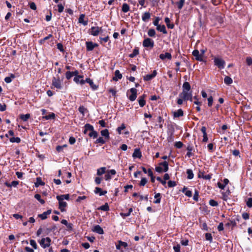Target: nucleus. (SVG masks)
Listing matches in <instances>:
<instances>
[{
  "label": "nucleus",
  "instance_id": "obj_11",
  "mask_svg": "<svg viewBox=\"0 0 252 252\" xmlns=\"http://www.w3.org/2000/svg\"><path fill=\"white\" fill-rule=\"evenodd\" d=\"M116 173L115 170L111 169L107 171V173L104 176V179L106 181L110 180L112 177L111 175H114Z\"/></svg>",
  "mask_w": 252,
  "mask_h": 252
},
{
  "label": "nucleus",
  "instance_id": "obj_51",
  "mask_svg": "<svg viewBox=\"0 0 252 252\" xmlns=\"http://www.w3.org/2000/svg\"><path fill=\"white\" fill-rule=\"evenodd\" d=\"M185 0H180L179 1L177 2V5L179 9H181L182 8V7L185 3Z\"/></svg>",
  "mask_w": 252,
  "mask_h": 252
},
{
  "label": "nucleus",
  "instance_id": "obj_55",
  "mask_svg": "<svg viewBox=\"0 0 252 252\" xmlns=\"http://www.w3.org/2000/svg\"><path fill=\"white\" fill-rule=\"evenodd\" d=\"M174 146L177 148H178V149H180V148H181L183 146V144L182 142L181 141H178V142H176L175 143V144H174Z\"/></svg>",
  "mask_w": 252,
  "mask_h": 252
},
{
  "label": "nucleus",
  "instance_id": "obj_47",
  "mask_svg": "<svg viewBox=\"0 0 252 252\" xmlns=\"http://www.w3.org/2000/svg\"><path fill=\"white\" fill-rule=\"evenodd\" d=\"M34 198L40 202L42 204H44L45 201L43 199H41V195L39 194H35L34 195Z\"/></svg>",
  "mask_w": 252,
  "mask_h": 252
},
{
  "label": "nucleus",
  "instance_id": "obj_25",
  "mask_svg": "<svg viewBox=\"0 0 252 252\" xmlns=\"http://www.w3.org/2000/svg\"><path fill=\"white\" fill-rule=\"evenodd\" d=\"M94 193L96 194H99V195H104L107 193V191L102 190V189L98 187H96L94 189Z\"/></svg>",
  "mask_w": 252,
  "mask_h": 252
},
{
  "label": "nucleus",
  "instance_id": "obj_12",
  "mask_svg": "<svg viewBox=\"0 0 252 252\" xmlns=\"http://www.w3.org/2000/svg\"><path fill=\"white\" fill-rule=\"evenodd\" d=\"M193 56L195 58V59L198 61L202 62L203 61L202 55H201L197 50H195L192 52Z\"/></svg>",
  "mask_w": 252,
  "mask_h": 252
},
{
  "label": "nucleus",
  "instance_id": "obj_4",
  "mask_svg": "<svg viewBox=\"0 0 252 252\" xmlns=\"http://www.w3.org/2000/svg\"><path fill=\"white\" fill-rule=\"evenodd\" d=\"M179 96L184 100H189L190 101H192V94L190 91H182L179 94Z\"/></svg>",
  "mask_w": 252,
  "mask_h": 252
},
{
  "label": "nucleus",
  "instance_id": "obj_8",
  "mask_svg": "<svg viewBox=\"0 0 252 252\" xmlns=\"http://www.w3.org/2000/svg\"><path fill=\"white\" fill-rule=\"evenodd\" d=\"M101 28L98 27H92L90 29V34L93 36H97L99 34Z\"/></svg>",
  "mask_w": 252,
  "mask_h": 252
},
{
  "label": "nucleus",
  "instance_id": "obj_48",
  "mask_svg": "<svg viewBox=\"0 0 252 252\" xmlns=\"http://www.w3.org/2000/svg\"><path fill=\"white\" fill-rule=\"evenodd\" d=\"M30 117V114H26L25 115H21L20 116V118L21 120H22L23 121H27Z\"/></svg>",
  "mask_w": 252,
  "mask_h": 252
},
{
  "label": "nucleus",
  "instance_id": "obj_29",
  "mask_svg": "<svg viewBox=\"0 0 252 252\" xmlns=\"http://www.w3.org/2000/svg\"><path fill=\"white\" fill-rule=\"evenodd\" d=\"M155 198L156 200L154 201V203L155 204H159L161 201V194L160 193H157L155 194Z\"/></svg>",
  "mask_w": 252,
  "mask_h": 252
},
{
  "label": "nucleus",
  "instance_id": "obj_32",
  "mask_svg": "<svg viewBox=\"0 0 252 252\" xmlns=\"http://www.w3.org/2000/svg\"><path fill=\"white\" fill-rule=\"evenodd\" d=\"M100 133L101 135L104 136L106 139L109 138V132L107 129L102 130Z\"/></svg>",
  "mask_w": 252,
  "mask_h": 252
},
{
  "label": "nucleus",
  "instance_id": "obj_23",
  "mask_svg": "<svg viewBox=\"0 0 252 252\" xmlns=\"http://www.w3.org/2000/svg\"><path fill=\"white\" fill-rule=\"evenodd\" d=\"M122 78V74L120 73L119 70H116L115 71V76L113 78V80L115 81H117L118 80L121 79Z\"/></svg>",
  "mask_w": 252,
  "mask_h": 252
},
{
  "label": "nucleus",
  "instance_id": "obj_38",
  "mask_svg": "<svg viewBox=\"0 0 252 252\" xmlns=\"http://www.w3.org/2000/svg\"><path fill=\"white\" fill-rule=\"evenodd\" d=\"M233 80L229 76H226L224 79V82L226 85H230L232 83Z\"/></svg>",
  "mask_w": 252,
  "mask_h": 252
},
{
  "label": "nucleus",
  "instance_id": "obj_33",
  "mask_svg": "<svg viewBox=\"0 0 252 252\" xmlns=\"http://www.w3.org/2000/svg\"><path fill=\"white\" fill-rule=\"evenodd\" d=\"M55 118V114L54 113H50L49 115L44 116L42 117L43 119L48 120L50 119H54Z\"/></svg>",
  "mask_w": 252,
  "mask_h": 252
},
{
  "label": "nucleus",
  "instance_id": "obj_15",
  "mask_svg": "<svg viewBox=\"0 0 252 252\" xmlns=\"http://www.w3.org/2000/svg\"><path fill=\"white\" fill-rule=\"evenodd\" d=\"M127 246V243L120 240L118 241V244L116 245V248L117 250H121L122 247L126 248Z\"/></svg>",
  "mask_w": 252,
  "mask_h": 252
},
{
  "label": "nucleus",
  "instance_id": "obj_53",
  "mask_svg": "<svg viewBox=\"0 0 252 252\" xmlns=\"http://www.w3.org/2000/svg\"><path fill=\"white\" fill-rule=\"evenodd\" d=\"M205 239L206 240L209 241L210 242L212 241V236L211 233H207L205 234Z\"/></svg>",
  "mask_w": 252,
  "mask_h": 252
},
{
  "label": "nucleus",
  "instance_id": "obj_60",
  "mask_svg": "<svg viewBox=\"0 0 252 252\" xmlns=\"http://www.w3.org/2000/svg\"><path fill=\"white\" fill-rule=\"evenodd\" d=\"M247 205L248 207H252V198H249L247 201Z\"/></svg>",
  "mask_w": 252,
  "mask_h": 252
},
{
  "label": "nucleus",
  "instance_id": "obj_17",
  "mask_svg": "<svg viewBox=\"0 0 252 252\" xmlns=\"http://www.w3.org/2000/svg\"><path fill=\"white\" fill-rule=\"evenodd\" d=\"M159 57L162 60H164L166 59H167L168 60H171L172 58V56L170 53L166 52L165 54H160Z\"/></svg>",
  "mask_w": 252,
  "mask_h": 252
},
{
  "label": "nucleus",
  "instance_id": "obj_7",
  "mask_svg": "<svg viewBox=\"0 0 252 252\" xmlns=\"http://www.w3.org/2000/svg\"><path fill=\"white\" fill-rule=\"evenodd\" d=\"M59 201V209L62 212H65L66 211L65 208L67 206V203L65 202L63 199H61L59 198H56Z\"/></svg>",
  "mask_w": 252,
  "mask_h": 252
},
{
  "label": "nucleus",
  "instance_id": "obj_1",
  "mask_svg": "<svg viewBox=\"0 0 252 252\" xmlns=\"http://www.w3.org/2000/svg\"><path fill=\"white\" fill-rule=\"evenodd\" d=\"M51 88H56L58 90H61L63 88V77L61 78L59 75H57L56 76L53 77L52 80V86Z\"/></svg>",
  "mask_w": 252,
  "mask_h": 252
},
{
  "label": "nucleus",
  "instance_id": "obj_45",
  "mask_svg": "<svg viewBox=\"0 0 252 252\" xmlns=\"http://www.w3.org/2000/svg\"><path fill=\"white\" fill-rule=\"evenodd\" d=\"M9 140L12 143H19L21 141V139L19 137H12L9 139Z\"/></svg>",
  "mask_w": 252,
  "mask_h": 252
},
{
  "label": "nucleus",
  "instance_id": "obj_41",
  "mask_svg": "<svg viewBox=\"0 0 252 252\" xmlns=\"http://www.w3.org/2000/svg\"><path fill=\"white\" fill-rule=\"evenodd\" d=\"M164 21L167 25V26L169 29H173L174 28L173 24H170V20L169 18L166 17L164 19Z\"/></svg>",
  "mask_w": 252,
  "mask_h": 252
},
{
  "label": "nucleus",
  "instance_id": "obj_10",
  "mask_svg": "<svg viewBox=\"0 0 252 252\" xmlns=\"http://www.w3.org/2000/svg\"><path fill=\"white\" fill-rule=\"evenodd\" d=\"M130 92L131 94L129 96V99L133 101L135 100L137 97V90L134 88H132L130 89Z\"/></svg>",
  "mask_w": 252,
  "mask_h": 252
},
{
  "label": "nucleus",
  "instance_id": "obj_19",
  "mask_svg": "<svg viewBox=\"0 0 252 252\" xmlns=\"http://www.w3.org/2000/svg\"><path fill=\"white\" fill-rule=\"evenodd\" d=\"M133 158H140L142 157V154L139 149H135L132 154Z\"/></svg>",
  "mask_w": 252,
  "mask_h": 252
},
{
  "label": "nucleus",
  "instance_id": "obj_40",
  "mask_svg": "<svg viewBox=\"0 0 252 252\" xmlns=\"http://www.w3.org/2000/svg\"><path fill=\"white\" fill-rule=\"evenodd\" d=\"M98 210H100L103 211H107L109 210V207L107 203H105L104 205L101 206L98 208Z\"/></svg>",
  "mask_w": 252,
  "mask_h": 252
},
{
  "label": "nucleus",
  "instance_id": "obj_22",
  "mask_svg": "<svg viewBox=\"0 0 252 252\" xmlns=\"http://www.w3.org/2000/svg\"><path fill=\"white\" fill-rule=\"evenodd\" d=\"M93 231L99 234H102L104 233L103 229L99 225L94 226Z\"/></svg>",
  "mask_w": 252,
  "mask_h": 252
},
{
  "label": "nucleus",
  "instance_id": "obj_28",
  "mask_svg": "<svg viewBox=\"0 0 252 252\" xmlns=\"http://www.w3.org/2000/svg\"><path fill=\"white\" fill-rule=\"evenodd\" d=\"M157 30L160 32H162L164 34L167 33L165 26L164 25H158V26H157Z\"/></svg>",
  "mask_w": 252,
  "mask_h": 252
},
{
  "label": "nucleus",
  "instance_id": "obj_26",
  "mask_svg": "<svg viewBox=\"0 0 252 252\" xmlns=\"http://www.w3.org/2000/svg\"><path fill=\"white\" fill-rule=\"evenodd\" d=\"M198 176L199 178H202L205 180H210L212 177V175L211 174H207V175H204L203 172H199Z\"/></svg>",
  "mask_w": 252,
  "mask_h": 252
},
{
  "label": "nucleus",
  "instance_id": "obj_2",
  "mask_svg": "<svg viewBox=\"0 0 252 252\" xmlns=\"http://www.w3.org/2000/svg\"><path fill=\"white\" fill-rule=\"evenodd\" d=\"M214 64L220 69H223L225 67V62L224 60L219 57H215L214 58Z\"/></svg>",
  "mask_w": 252,
  "mask_h": 252
},
{
  "label": "nucleus",
  "instance_id": "obj_42",
  "mask_svg": "<svg viewBox=\"0 0 252 252\" xmlns=\"http://www.w3.org/2000/svg\"><path fill=\"white\" fill-rule=\"evenodd\" d=\"M56 198H59L61 199L64 200H69V195L68 194H63V195H57Z\"/></svg>",
  "mask_w": 252,
  "mask_h": 252
},
{
  "label": "nucleus",
  "instance_id": "obj_64",
  "mask_svg": "<svg viewBox=\"0 0 252 252\" xmlns=\"http://www.w3.org/2000/svg\"><path fill=\"white\" fill-rule=\"evenodd\" d=\"M147 182V180L146 178H143L140 183V185L141 186H144Z\"/></svg>",
  "mask_w": 252,
  "mask_h": 252
},
{
  "label": "nucleus",
  "instance_id": "obj_21",
  "mask_svg": "<svg viewBox=\"0 0 252 252\" xmlns=\"http://www.w3.org/2000/svg\"><path fill=\"white\" fill-rule=\"evenodd\" d=\"M193 149V146L190 144H189L187 147V150H188L187 156L189 158H190L193 156V154L192 153Z\"/></svg>",
  "mask_w": 252,
  "mask_h": 252
},
{
  "label": "nucleus",
  "instance_id": "obj_3",
  "mask_svg": "<svg viewBox=\"0 0 252 252\" xmlns=\"http://www.w3.org/2000/svg\"><path fill=\"white\" fill-rule=\"evenodd\" d=\"M156 171L158 173L162 172H166L168 170V163L167 161H165L159 163V165L157 166L155 168Z\"/></svg>",
  "mask_w": 252,
  "mask_h": 252
},
{
  "label": "nucleus",
  "instance_id": "obj_54",
  "mask_svg": "<svg viewBox=\"0 0 252 252\" xmlns=\"http://www.w3.org/2000/svg\"><path fill=\"white\" fill-rule=\"evenodd\" d=\"M30 245L34 249H36L37 248V246L36 243L34 240H31L30 241Z\"/></svg>",
  "mask_w": 252,
  "mask_h": 252
},
{
  "label": "nucleus",
  "instance_id": "obj_49",
  "mask_svg": "<svg viewBox=\"0 0 252 252\" xmlns=\"http://www.w3.org/2000/svg\"><path fill=\"white\" fill-rule=\"evenodd\" d=\"M126 128V126L124 124H122L120 126L117 128V131L119 134H122V130Z\"/></svg>",
  "mask_w": 252,
  "mask_h": 252
},
{
  "label": "nucleus",
  "instance_id": "obj_5",
  "mask_svg": "<svg viewBox=\"0 0 252 252\" xmlns=\"http://www.w3.org/2000/svg\"><path fill=\"white\" fill-rule=\"evenodd\" d=\"M51 242V239L49 237H46L45 238H42L40 241H39V243L41 247L45 249L50 246Z\"/></svg>",
  "mask_w": 252,
  "mask_h": 252
},
{
  "label": "nucleus",
  "instance_id": "obj_31",
  "mask_svg": "<svg viewBox=\"0 0 252 252\" xmlns=\"http://www.w3.org/2000/svg\"><path fill=\"white\" fill-rule=\"evenodd\" d=\"M190 90V86L189 82H185L183 85V91H189Z\"/></svg>",
  "mask_w": 252,
  "mask_h": 252
},
{
  "label": "nucleus",
  "instance_id": "obj_13",
  "mask_svg": "<svg viewBox=\"0 0 252 252\" xmlns=\"http://www.w3.org/2000/svg\"><path fill=\"white\" fill-rule=\"evenodd\" d=\"M157 74L156 70H154L151 74H147L144 77V80L146 81H150L154 78Z\"/></svg>",
  "mask_w": 252,
  "mask_h": 252
},
{
  "label": "nucleus",
  "instance_id": "obj_57",
  "mask_svg": "<svg viewBox=\"0 0 252 252\" xmlns=\"http://www.w3.org/2000/svg\"><path fill=\"white\" fill-rule=\"evenodd\" d=\"M209 204L213 207L217 206L218 205V202L213 199H211L209 201Z\"/></svg>",
  "mask_w": 252,
  "mask_h": 252
},
{
  "label": "nucleus",
  "instance_id": "obj_50",
  "mask_svg": "<svg viewBox=\"0 0 252 252\" xmlns=\"http://www.w3.org/2000/svg\"><path fill=\"white\" fill-rule=\"evenodd\" d=\"M88 84H89L90 87L93 90H96L97 89L98 86L94 83V82L92 80L90 81V82Z\"/></svg>",
  "mask_w": 252,
  "mask_h": 252
},
{
  "label": "nucleus",
  "instance_id": "obj_58",
  "mask_svg": "<svg viewBox=\"0 0 252 252\" xmlns=\"http://www.w3.org/2000/svg\"><path fill=\"white\" fill-rule=\"evenodd\" d=\"M82 78H83V76L81 75L77 76L74 78L73 80H74V81L76 83H80L81 79H82Z\"/></svg>",
  "mask_w": 252,
  "mask_h": 252
},
{
  "label": "nucleus",
  "instance_id": "obj_62",
  "mask_svg": "<svg viewBox=\"0 0 252 252\" xmlns=\"http://www.w3.org/2000/svg\"><path fill=\"white\" fill-rule=\"evenodd\" d=\"M213 97L212 96H210V97H209V98H208V105L210 107L212 105V104H213Z\"/></svg>",
  "mask_w": 252,
  "mask_h": 252
},
{
  "label": "nucleus",
  "instance_id": "obj_63",
  "mask_svg": "<svg viewBox=\"0 0 252 252\" xmlns=\"http://www.w3.org/2000/svg\"><path fill=\"white\" fill-rule=\"evenodd\" d=\"M58 7L59 12L61 13L63 11L64 6L62 4L60 3L58 4Z\"/></svg>",
  "mask_w": 252,
  "mask_h": 252
},
{
  "label": "nucleus",
  "instance_id": "obj_36",
  "mask_svg": "<svg viewBox=\"0 0 252 252\" xmlns=\"http://www.w3.org/2000/svg\"><path fill=\"white\" fill-rule=\"evenodd\" d=\"M122 10L125 13L127 12L129 10V5L126 3H124L122 5Z\"/></svg>",
  "mask_w": 252,
  "mask_h": 252
},
{
  "label": "nucleus",
  "instance_id": "obj_56",
  "mask_svg": "<svg viewBox=\"0 0 252 252\" xmlns=\"http://www.w3.org/2000/svg\"><path fill=\"white\" fill-rule=\"evenodd\" d=\"M73 76V73L69 71H67L65 73V77L67 80L70 79Z\"/></svg>",
  "mask_w": 252,
  "mask_h": 252
},
{
  "label": "nucleus",
  "instance_id": "obj_18",
  "mask_svg": "<svg viewBox=\"0 0 252 252\" xmlns=\"http://www.w3.org/2000/svg\"><path fill=\"white\" fill-rule=\"evenodd\" d=\"M151 17V14L149 12H145L142 15V20L143 22H147Z\"/></svg>",
  "mask_w": 252,
  "mask_h": 252
},
{
  "label": "nucleus",
  "instance_id": "obj_34",
  "mask_svg": "<svg viewBox=\"0 0 252 252\" xmlns=\"http://www.w3.org/2000/svg\"><path fill=\"white\" fill-rule=\"evenodd\" d=\"M105 171H106V167H100L97 170V175L98 176H101L102 174H103L104 173H105Z\"/></svg>",
  "mask_w": 252,
  "mask_h": 252
},
{
  "label": "nucleus",
  "instance_id": "obj_39",
  "mask_svg": "<svg viewBox=\"0 0 252 252\" xmlns=\"http://www.w3.org/2000/svg\"><path fill=\"white\" fill-rule=\"evenodd\" d=\"M187 174L188 175V179H192L194 177V174L192 170L189 169L187 171Z\"/></svg>",
  "mask_w": 252,
  "mask_h": 252
},
{
  "label": "nucleus",
  "instance_id": "obj_52",
  "mask_svg": "<svg viewBox=\"0 0 252 252\" xmlns=\"http://www.w3.org/2000/svg\"><path fill=\"white\" fill-rule=\"evenodd\" d=\"M106 142L105 140L101 137H99L96 140L95 143L103 144Z\"/></svg>",
  "mask_w": 252,
  "mask_h": 252
},
{
  "label": "nucleus",
  "instance_id": "obj_16",
  "mask_svg": "<svg viewBox=\"0 0 252 252\" xmlns=\"http://www.w3.org/2000/svg\"><path fill=\"white\" fill-rule=\"evenodd\" d=\"M93 129H94V126L92 125H91L89 124H86L84 126V133L85 134H87L88 131H89V132H90L93 131Z\"/></svg>",
  "mask_w": 252,
  "mask_h": 252
},
{
  "label": "nucleus",
  "instance_id": "obj_20",
  "mask_svg": "<svg viewBox=\"0 0 252 252\" xmlns=\"http://www.w3.org/2000/svg\"><path fill=\"white\" fill-rule=\"evenodd\" d=\"M223 183H221L220 182L218 183V186L219 188L223 189L225 186L228 184L229 180L227 179H224L223 180Z\"/></svg>",
  "mask_w": 252,
  "mask_h": 252
},
{
  "label": "nucleus",
  "instance_id": "obj_44",
  "mask_svg": "<svg viewBox=\"0 0 252 252\" xmlns=\"http://www.w3.org/2000/svg\"><path fill=\"white\" fill-rule=\"evenodd\" d=\"M88 134L90 137H93L94 138H96L98 136L97 132L96 131L94 130V129H93V131L90 132L88 133Z\"/></svg>",
  "mask_w": 252,
  "mask_h": 252
},
{
  "label": "nucleus",
  "instance_id": "obj_9",
  "mask_svg": "<svg viewBox=\"0 0 252 252\" xmlns=\"http://www.w3.org/2000/svg\"><path fill=\"white\" fill-rule=\"evenodd\" d=\"M86 49L88 51H91L93 49L98 46V44L96 43H94L92 41L86 42Z\"/></svg>",
  "mask_w": 252,
  "mask_h": 252
},
{
  "label": "nucleus",
  "instance_id": "obj_61",
  "mask_svg": "<svg viewBox=\"0 0 252 252\" xmlns=\"http://www.w3.org/2000/svg\"><path fill=\"white\" fill-rule=\"evenodd\" d=\"M160 18L158 17H156L155 20L153 21V24L155 26H158L159 25V21H160Z\"/></svg>",
  "mask_w": 252,
  "mask_h": 252
},
{
  "label": "nucleus",
  "instance_id": "obj_37",
  "mask_svg": "<svg viewBox=\"0 0 252 252\" xmlns=\"http://www.w3.org/2000/svg\"><path fill=\"white\" fill-rule=\"evenodd\" d=\"M133 211V209L132 208H130L129 209H128V212H126V213H120V215L124 218L126 217H128L129 216H130L131 213Z\"/></svg>",
  "mask_w": 252,
  "mask_h": 252
},
{
  "label": "nucleus",
  "instance_id": "obj_6",
  "mask_svg": "<svg viewBox=\"0 0 252 252\" xmlns=\"http://www.w3.org/2000/svg\"><path fill=\"white\" fill-rule=\"evenodd\" d=\"M154 45V41L149 38H147L145 39L143 41V46L144 47H150L153 48Z\"/></svg>",
  "mask_w": 252,
  "mask_h": 252
},
{
  "label": "nucleus",
  "instance_id": "obj_46",
  "mask_svg": "<svg viewBox=\"0 0 252 252\" xmlns=\"http://www.w3.org/2000/svg\"><path fill=\"white\" fill-rule=\"evenodd\" d=\"M148 35L150 37H155L156 35V32L155 30L153 29H150L149 30L148 32Z\"/></svg>",
  "mask_w": 252,
  "mask_h": 252
},
{
  "label": "nucleus",
  "instance_id": "obj_43",
  "mask_svg": "<svg viewBox=\"0 0 252 252\" xmlns=\"http://www.w3.org/2000/svg\"><path fill=\"white\" fill-rule=\"evenodd\" d=\"M139 54V50L137 48H134L132 51V53L129 54V57L130 58H133L137 56Z\"/></svg>",
  "mask_w": 252,
  "mask_h": 252
},
{
  "label": "nucleus",
  "instance_id": "obj_24",
  "mask_svg": "<svg viewBox=\"0 0 252 252\" xmlns=\"http://www.w3.org/2000/svg\"><path fill=\"white\" fill-rule=\"evenodd\" d=\"M184 115V112L182 109H178L177 111L173 112L174 118H179L183 116Z\"/></svg>",
  "mask_w": 252,
  "mask_h": 252
},
{
  "label": "nucleus",
  "instance_id": "obj_30",
  "mask_svg": "<svg viewBox=\"0 0 252 252\" xmlns=\"http://www.w3.org/2000/svg\"><path fill=\"white\" fill-rule=\"evenodd\" d=\"M144 98L145 95L144 94L140 96L139 98L138 102L140 107H143L145 105L146 102Z\"/></svg>",
  "mask_w": 252,
  "mask_h": 252
},
{
  "label": "nucleus",
  "instance_id": "obj_59",
  "mask_svg": "<svg viewBox=\"0 0 252 252\" xmlns=\"http://www.w3.org/2000/svg\"><path fill=\"white\" fill-rule=\"evenodd\" d=\"M180 245L179 244H177L176 246H174L173 249L175 252H181L180 251Z\"/></svg>",
  "mask_w": 252,
  "mask_h": 252
},
{
  "label": "nucleus",
  "instance_id": "obj_35",
  "mask_svg": "<svg viewBox=\"0 0 252 252\" xmlns=\"http://www.w3.org/2000/svg\"><path fill=\"white\" fill-rule=\"evenodd\" d=\"M44 185V183L42 181L41 178L38 177L36 178V182L35 183V186L38 187L40 186H43Z\"/></svg>",
  "mask_w": 252,
  "mask_h": 252
},
{
  "label": "nucleus",
  "instance_id": "obj_27",
  "mask_svg": "<svg viewBox=\"0 0 252 252\" xmlns=\"http://www.w3.org/2000/svg\"><path fill=\"white\" fill-rule=\"evenodd\" d=\"M85 15L81 14L78 19L79 23L82 24L84 26H86L88 24V21L84 20Z\"/></svg>",
  "mask_w": 252,
  "mask_h": 252
},
{
  "label": "nucleus",
  "instance_id": "obj_14",
  "mask_svg": "<svg viewBox=\"0 0 252 252\" xmlns=\"http://www.w3.org/2000/svg\"><path fill=\"white\" fill-rule=\"evenodd\" d=\"M52 212L51 209L48 210L47 211L43 212L42 214H39L38 217L41 220H44L47 218L48 216Z\"/></svg>",
  "mask_w": 252,
  "mask_h": 252
}]
</instances>
